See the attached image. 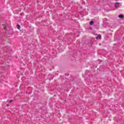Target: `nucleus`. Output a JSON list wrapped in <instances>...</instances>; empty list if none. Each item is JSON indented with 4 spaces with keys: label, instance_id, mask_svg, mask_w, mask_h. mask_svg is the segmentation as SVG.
Segmentation results:
<instances>
[{
    "label": "nucleus",
    "instance_id": "obj_1",
    "mask_svg": "<svg viewBox=\"0 0 124 124\" xmlns=\"http://www.w3.org/2000/svg\"><path fill=\"white\" fill-rule=\"evenodd\" d=\"M115 7H118L119 5H120V3L119 2H116L115 4Z\"/></svg>",
    "mask_w": 124,
    "mask_h": 124
},
{
    "label": "nucleus",
    "instance_id": "obj_2",
    "mask_svg": "<svg viewBox=\"0 0 124 124\" xmlns=\"http://www.w3.org/2000/svg\"><path fill=\"white\" fill-rule=\"evenodd\" d=\"M94 23V21H91L90 22V25H91V26H93V25Z\"/></svg>",
    "mask_w": 124,
    "mask_h": 124
},
{
    "label": "nucleus",
    "instance_id": "obj_3",
    "mask_svg": "<svg viewBox=\"0 0 124 124\" xmlns=\"http://www.w3.org/2000/svg\"><path fill=\"white\" fill-rule=\"evenodd\" d=\"M119 18H124V16L123 15H119L118 16Z\"/></svg>",
    "mask_w": 124,
    "mask_h": 124
},
{
    "label": "nucleus",
    "instance_id": "obj_4",
    "mask_svg": "<svg viewBox=\"0 0 124 124\" xmlns=\"http://www.w3.org/2000/svg\"><path fill=\"white\" fill-rule=\"evenodd\" d=\"M17 27L18 30H20V29H21V26H20V25H17Z\"/></svg>",
    "mask_w": 124,
    "mask_h": 124
},
{
    "label": "nucleus",
    "instance_id": "obj_5",
    "mask_svg": "<svg viewBox=\"0 0 124 124\" xmlns=\"http://www.w3.org/2000/svg\"><path fill=\"white\" fill-rule=\"evenodd\" d=\"M7 26H8V24H5V26L4 27V29H5V30H6V27H7Z\"/></svg>",
    "mask_w": 124,
    "mask_h": 124
},
{
    "label": "nucleus",
    "instance_id": "obj_6",
    "mask_svg": "<svg viewBox=\"0 0 124 124\" xmlns=\"http://www.w3.org/2000/svg\"><path fill=\"white\" fill-rule=\"evenodd\" d=\"M97 36H98V38H101V35H98Z\"/></svg>",
    "mask_w": 124,
    "mask_h": 124
},
{
    "label": "nucleus",
    "instance_id": "obj_7",
    "mask_svg": "<svg viewBox=\"0 0 124 124\" xmlns=\"http://www.w3.org/2000/svg\"><path fill=\"white\" fill-rule=\"evenodd\" d=\"M11 102H12V100H11L9 102V103H11Z\"/></svg>",
    "mask_w": 124,
    "mask_h": 124
},
{
    "label": "nucleus",
    "instance_id": "obj_8",
    "mask_svg": "<svg viewBox=\"0 0 124 124\" xmlns=\"http://www.w3.org/2000/svg\"><path fill=\"white\" fill-rule=\"evenodd\" d=\"M7 107L9 106V105H8H8H7Z\"/></svg>",
    "mask_w": 124,
    "mask_h": 124
}]
</instances>
